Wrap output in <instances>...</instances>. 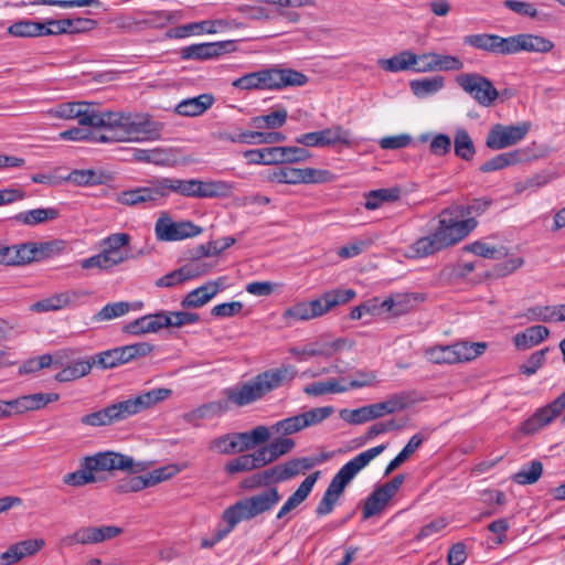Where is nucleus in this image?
I'll list each match as a JSON object with an SVG mask.
<instances>
[{
	"mask_svg": "<svg viewBox=\"0 0 565 565\" xmlns=\"http://www.w3.org/2000/svg\"><path fill=\"white\" fill-rule=\"evenodd\" d=\"M296 367L284 364L258 373L253 379L223 391L225 399L203 404L184 415L186 422L207 419L226 413L231 405L244 407L264 398L296 376Z\"/></svg>",
	"mask_w": 565,
	"mask_h": 565,
	"instance_id": "obj_1",
	"label": "nucleus"
},
{
	"mask_svg": "<svg viewBox=\"0 0 565 565\" xmlns=\"http://www.w3.org/2000/svg\"><path fill=\"white\" fill-rule=\"evenodd\" d=\"M100 135L94 137L100 142L145 141L160 137L162 124L147 115H131L104 110Z\"/></svg>",
	"mask_w": 565,
	"mask_h": 565,
	"instance_id": "obj_2",
	"label": "nucleus"
},
{
	"mask_svg": "<svg viewBox=\"0 0 565 565\" xmlns=\"http://www.w3.org/2000/svg\"><path fill=\"white\" fill-rule=\"evenodd\" d=\"M147 469V462L136 461L130 456L116 451H100L84 457L79 462V469L63 476V483L78 488L96 482V472L120 470L137 473Z\"/></svg>",
	"mask_w": 565,
	"mask_h": 565,
	"instance_id": "obj_3",
	"label": "nucleus"
},
{
	"mask_svg": "<svg viewBox=\"0 0 565 565\" xmlns=\"http://www.w3.org/2000/svg\"><path fill=\"white\" fill-rule=\"evenodd\" d=\"M171 394L170 388H153L134 398L114 403L103 409L84 415L81 423L93 427L108 426L159 404L169 398Z\"/></svg>",
	"mask_w": 565,
	"mask_h": 565,
	"instance_id": "obj_4",
	"label": "nucleus"
},
{
	"mask_svg": "<svg viewBox=\"0 0 565 565\" xmlns=\"http://www.w3.org/2000/svg\"><path fill=\"white\" fill-rule=\"evenodd\" d=\"M385 450V445H379L360 452L334 475L327 490L324 491L320 502L317 505L316 513L318 516L330 514L348 484L355 476L365 468L374 458Z\"/></svg>",
	"mask_w": 565,
	"mask_h": 565,
	"instance_id": "obj_5",
	"label": "nucleus"
},
{
	"mask_svg": "<svg viewBox=\"0 0 565 565\" xmlns=\"http://www.w3.org/2000/svg\"><path fill=\"white\" fill-rule=\"evenodd\" d=\"M161 200L171 193L188 198H217L230 194L233 185L226 181L181 180L175 178H157Z\"/></svg>",
	"mask_w": 565,
	"mask_h": 565,
	"instance_id": "obj_6",
	"label": "nucleus"
},
{
	"mask_svg": "<svg viewBox=\"0 0 565 565\" xmlns=\"http://www.w3.org/2000/svg\"><path fill=\"white\" fill-rule=\"evenodd\" d=\"M280 499L277 488H270L230 505L223 512V520L228 525L226 532H231L242 521L254 519L270 511Z\"/></svg>",
	"mask_w": 565,
	"mask_h": 565,
	"instance_id": "obj_7",
	"label": "nucleus"
},
{
	"mask_svg": "<svg viewBox=\"0 0 565 565\" xmlns=\"http://www.w3.org/2000/svg\"><path fill=\"white\" fill-rule=\"evenodd\" d=\"M460 215L461 210L457 205H450L439 213L438 226L433 235L443 249L458 244L477 227L478 222L473 217L461 220Z\"/></svg>",
	"mask_w": 565,
	"mask_h": 565,
	"instance_id": "obj_8",
	"label": "nucleus"
},
{
	"mask_svg": "<svg viewBox=\"0 0 565 565\" xmlns=\"http://www.w3.org/2000/svg\"><path fill=\"white\" fill-rule=\"evenodd\" d=\"M46 116L64 120L77 119L82 126L99 128L104 122V110L87 102H66L46 110Z\"/></svg>",
	"mask_w": 565,
	"mask_h": 565,
	"instance_id": "obj_9",
	"label": "nucleus"
},
{
	"mask_svg": "<svg viewBox=\"0 0 565 565\" xmlns=\"http://www.w3.org/2000/svg\"><path fill=\"white\" fill-rule=\"evenodd\" d=\"M456 83L482 107H491L499 97L492 82L479 73H461Z\"/></svg>",
	"mask_w": 565,
	"mask_h": 565,
	"instance_id": "obj_10",
	"label": "nucleus"
},
{
	"mask_svg": "<svg viewBox=\"0 0 565 565\" xmlns=\"http://www.w3.org/2000/svg\"><path fill=\"white\" fill-rule=\"evenodd\" d=\"M156 237L162 242H174L200 235L202 228L191 221L174 222L167 212H162L154 224Z\"/></svg>",
	"mask_w": 565,
	"mask_h": 565,
	"instance_id": "obj_11",
	"label": "nucleus"
},
{
	"mask_svg": "<svg viewBox=\"0 0 565 565\" xmlns=\"http://www.w3.org/2000/svg\"><path fill=\"white\" fill-rule=\"evenodd\" d=\"M152 349L153 347L147 342L128 344L98 353L95 355V362L102 369H113L135 359L146 356Z\"/></svg>",
	"mask_w": 565,
	"mask_h": 565,
	"instance_id": "obj_12",
	"label": "nucleus"
},
{
	"mask_svg": "<svg viewBox=\"0 0 565 565\" xmlns=\"http://www.w3.org/2000/svg\"><path fill=\"white\" fill-rule=\"evenodd\" d=\"M531 124L521 121L516 125L495 124L488 132L486 146L491 150L512 147L523 140L530 131Z\"/></svg>",
	"mask_w": 565,
	"mask_h": 565,
	"instance_id": "obj_13",
	"label": "nucleus"
},
{
	"mask_svg": "<svg viewBox=\"0 0 565 565\" xmlns=\"http://www.w3.org/2000/svg\"><path fill=\"white\" fill-rule=\"evenodd\" d=\"M263 90H280L286 87L305 86L309 78L306 74L287 67L260 70Z\"/></svg>",
	"mask_w": 565,
	"mask_h": 565,
	"instance_id": "obj_14",
	"label": "nucleus"
},
{
	"mask_svg": "<svg viewBox=\"0 0 565 565\" xmlns=\"http://www.w3.org/2000/svg\"><path fill=\"white\" fill-rule=\"evenodd\" d=\"M331 180V173L328 170L313 168L298 169L292 167H281L274 171L271 181L287 184L299 183H323Z\"/></svg>",
	"mask_w": 565,
	"mask_h": 565,
	"instance_id": "obj_15",
	"label": "nucleus"
},
{
	"mask_svg": "<svg viewBox=\"0 0 565 565\" xmlns=\"http://www.w3.org/2000/svg\"><path fill=\"white\" fill-rule=\"evenodd\" d=\"M122 527L116 525L83 526L64 537L63 542L67 546L76 544H98L104 541L113 540L122 534Z\"/></svg>",
	"mask_w": 565,
	"mask_h": 565,
	"instance_id": "obj_16",
	"label": "nucleus"
},
{
	"mask_svg": "<svg viewBox=\"0 0 565 565\" xmlns=\"http://www.w3.org/2000/svg\"><path fill=\"white\" fill-rule=\"evenodd\" d=\"M296 141L306 147H329L337 143L348 145L350 142V132L339 125L329 128L302 134Z\"/></svg>",
	"mask_w": 565,
	"mask_h": 565,
	"instance_id": "obj_17",
	"label": "nucleus"
},
{
	"mask_svg": "<svg viewBox=\"0 0 565 565\" xmlns=\"http://www.w3.org/2000/svg\"><path fill=\"white\" fill-rule=\"evenodd\" d=\"M565 408V392L551 404L537 409L523 425L526 434H534L553 422Z\"/></svg>",
	"mask_w": 565,
	"mask_h": 565,
	"instance_id": "obj_18",
	"label": "nucleus"
},
{
	"mask_svg": "<svg viewBox=\"0 0 565 565\" xmlns=\"http://www.w3.org/2000/svg\"><path fill=\"white\" fill-rule=\"evenodd\" d=\"M117 202L122 205L135 206L143 203H156L161 200L158 179L148 182L146 186H138L121 191L117 194Z\"/></svg>",
	"mask_w": 565,
	"mask_h": 565,
	"instance_id": "obj_19",
	"label": "nucleus"
},
{
	"mask_svg": "<svg viewBox=\"0 0 565 565\" xmlns=\"http://www.w3.org/2000/svg\"><path fill=\"white\" fill-rule=\"evenodd\" d=\"M554 43L540 35L518 34L509 36L508 54H514L520 51L547 53L552 51Z\"/></svg>",
	"mask_w": 565,
	"mask_h": 565,
	"instance_id": "obj_20",
	"label": "nucleus"
},
{
	"mask_svg": "<svg viewBox=\"0 0 565 565\" xmlns=\"http://www.w3.org/2000/svg\"><path fill=\"white\" fill-rule=\"evenodd\" d=\"M81 292L75 290L57 292L32 303L30 310L38 313L63 310L75 307Z\"/></svg>",
	"mask_w": 565,
	"mask_h": 565,
	"instance_id": "obj_21",
	"label": "nucleus"
},
{
	"mask_svg": "<svg viewBox=\"0 0 565 565\" xmlns=\"http://www.w3.org/2000/svg\"><path fill=\"white\" fill-rule=\"evenodd\" d=\"M45 546L43 539H30L12 544L0 554V565H13L26 556H33Z\"/></svg>",
	"mask_w": 565,
	"mask_h": 565,
	"instance_id": "obj_22",
	"label": "nucleus"
},
{
	"mask_svg": "<svg viewBox=\"0 0 565 565\" xmlns=\"http://www.w3.org/2000/svg\"><path fill=\"white\" fill-rule=\"evenodd\" d=\"M423 294L417 292H397L382 301L384 313H391L393 317H399L408 313L413 308L424 301Z\"/></svg>",
	"mask_w": 565,
	"mask_h": 565,
	"instance_id": "obj_23",
	"label": "nucleus"
},
{
	"mask_svg": "<svg viewBox=\"0 0 565 565\" xmlns=\"http://www.w3.org/2000/svg\"><path fill=\"white\" fill-rule=\"evenodd\" d=\"M130 257L129 250H109L102 248L100 253L83 259L81 267L83 269L99 268L108 270L127 262Z\"/></svg>",
	"mask_w": 565,
	"mask_h": 565,
	"instance_id": "obj_24",
	"label": "nucleus"
},
{
	"mask_svg": "<svg viewBox=\"0 0 565 565\" xmlns=\"http://www.w3.org/2000/svg\"><path fill=\"white\" fill-rule=\"evenodd\" d=\"M463 44L495 54L508 55L509 38L495 34H470L463 38Z\"/></svg>",
	"mask_w": 565,
	"mask_h": 565,
	"instance_id": "obj_25",
	"label": "nucleus"
},
{
	"mask_svg": "<svg viewBox=\"0 0 565 565\" xmlns=\"http://www.w3.org/2000/svg\"><path fill=\"white\" fill-rule=\"evenodd\" d=\"M321 316H323V310L319 298L297 302L282 312V319L288 326L296 321H308Z\"/></svg>",
	"mask_w": 565,
	"mask_h": 565,
	"instance_id": "obj_26",
	"label": "nucleus"
},
{
	"mask_svg": "<svg viewBox=\"0 0 565 565\" xmlns=\"http://www.w3.org/2000/svg\"><path fill=\"white\" fill-rule=\"evenodd\" d=\"M96 25L97 22L95 20L86 18L47 20L46 34L57 35L63 33L85 32L93 30Z\"/></svg>",
	"mask_w": 565,
	"mask_h": 565,
	"instance_id": "obj_27",
	"label": "nucleus"
},
{
	"mask_svg": "<svg viewBox=\"0 0 565 565\" xmlns=\"http://www.w3.org/2000/svg\"><path fill=\"white\" fill-rule=\"evenodd\" d=\"M319 476L320 471H316L306 477V479L300 483L297 490L287 499V501L278 511L276 515L278 520L285 518L289 512L298 508L308 498Z\"/></svg>",
	"mask_w": 565,
	"mask_h": 565,
	"instance_id": "obj_28",
	"label": "nucleus"
},
{
	"mask_svg": "<svg viewBox=\"0 0 565 565\" xmlns=\"http://www.w3.org/2000/svg\"><path fill=\"white\" fill-rule=\"evenodd\" d=\"M529 159V151L525 149H515L513 151L500 153L486 161L480 171L483 173L498 171L507 167H511Z\"/></svg>",
	"mask_w": 565,
	"mask_h": 565,
	"instance_id": "obj_29",
	"label": "nucleus"
},
{
	"mask_svg": "<svg viewBox=\"0 0 565 565\" xmlns=\"http://www.w3.org/2000/svg\"><path fill=\"white\" fill-rule=\"evenodd\" d=\"M341 345L342 341L335 340L332 342L308 344L302 348H290L289 352L299 360H306L308 356L331 358L339 351Z\"/></svg>",
	"mask_w": 565,
	"mask_h": 565,
	"instance_id": "obj_30",
	"label": "nucleus"
},
{
	"mask_svg": "<svg viewBox=\"0 0 565 565\" xmlns=\"http://www.w3.org/2000/svg\"><path fill=\"white\" fill-rule=\"evenodd\" d=\"M214 100L215 98L212 94H201L196 97L181 100L175 106V111L177 114L186 117L200 116L212 107Z\"/></svg>",
	"mask_w": 565,
	"mask_h": 565,
	"instance_id": "obj_31",
	"label": "nucleus"
},
{
	"mask_svg": "<svg viewBox=\"0 0 565 565\" xmlns=\"http://www.w3.org/2000/svg\"><path fill=\"white\" fill-rule=\"evenodd\" d=\"M224 50V42L192 44L181 50V57L183 60H209L221 55Z\"/></svg>",
	"mask_w": 565,
	"mask_h": 565,
	"instance_id": "obj_32",
	"label": "nucleus"
},
{
	"mask_svg": "<svg viewBox=\"0 0 565 565\" xmlns=\"http://www.w3.org/2000/svg\"><path fill=\"white\" fill-rule=\"evenodd\" d=\"M550 335V330L541 324L526 328L523 332L513 337V343L518 350L524 351L539 345Z\"/></svg>",
	"mask_w": 565,
	"mask_h": 565,
	"instance_id": "obj_33",
	"label": "nucleus"
},
{
	"mask_svg": "<svg viewBox=\"0 0 565 565\" xmlns=\"http://www.w3.org/2000/svg\"><path fill=\"white\" fill-rule=\"evenodd\" d=\"M218 292V285L209 281L190 291L181 301L183 308H200L207 303Z\"/></svg>",
	"mask_w": 565,
	"mask_h": 565,
	"instance_id": "obj_34",
	"label": "nucleus"
},
{
	"mask_svg": "<svg viewBox=\"0 0 565 565\" xmlns=\"http://www.w3.org/2000/svg\"><path fill=\"white\" fill-rule=\"evenodd\" d=\"M415 53L412 51L405 50L399 52L398 54H395L394 56L390 58H380L377 61V65L391 73H398L403 71H413L414 72V65H415Z\"/></svg>",
	"mask_w": 565,
	"mask_h": 565,
	"instance_id": "obj_35",
	"label": "nucleus"
},
{
	"mask_svg": "<svg viewBox=\"0 0 565 565\" xmlns=\"http://www.w3.org/2000/svg\"><path fill=\"white\" fill-rule=\"evenodd\" d=\"M379 403L365 405L356 409H341L340 417L352 425H360L382 417Z\"/></svg>",
	"mask_w": 565,
	"mask_h": 565,
	"instance_id": "obj_36",
	"label": "nucleus"
},
{
	"mask_svg": "<svg viewBox=\"0 0 565 565\" xmlns=\"http://www.w3.org/2000/svg\"><path fill=\"white\" fill-rule=\"evenodd\" d=\"M401 193L402 191L397 186L372 190L365 194L364 207L369 211L377 210L384 203L399 200Z\"/></svg>",
	"mask_w": 565,
	"mask_h": 565,
	"instance_id": "obj_37",
	"label": "nucleus"
},
{
	"mask_svg": "<svg viewBox=\"0 0 565 565\" xmlns=\"http://www.w3.org/2000/svg\"><path fill=\"white\" fill-rule=\"evenodd\" d=\"M444 85L445 81L443 76L424 77L409 82L411 90L417 98L433 96L441 90Z\"/></svg>",
	"mask_w": 565,
	"mask_h": 565,
	"instance_id": "obj_38",
	"label": "nucleus"
},
{
	"mask_svg": "<svg viewBox=\"0 0 565 565\" xmlns=\"http://www.w3.org/2000/svg\"><path fill=\"white\" fill-rule=\"evenodd\" d=\"M46 31V22L42 23L31 20H20L8 28V33L15 38L44 36L47 35Z\"/></svg>",
	"mask_w": 565,
	"mask_h": 565,
	"instance_id": "obj_39",
	"label": "nucleus"
},
{
	"mask_svg": "<svg viewBox=\"0 0 565 565\" xmlns=\"http://www.w3.org/2000/svg\"><path fill=\"white\" fill-rule=\"evenodd\" d=\"M441 249L443 248L439 246L431 233L430 235L419 237L412 245H409L405 256L413 259L424 258Z\"/></svg>",
	"mask_w": 565,
	"mask_h": 565,
	"instance_id": "obj_40",
	"label": "nucleus"
},
{
	"mask_svg": "<svg viewBox=\"0 0 565 565\" xmlns=\"http://www.w3.org/2000/svg\"><path fill=\"white\" fill-rule=\"evenodd\" d=\"M60 213L54 207H41L20 212L14 216V220L24 225H38L47 221H53L58 217Z\"/></svg>",
	"mask_w": 565,
	"mask_h": 565,
	"instance_id": "obj_41",
	"label": "nucleus"
},
{
	"mask_svg": "<svg viewBox=\"0 0 565 565\" xmlns=\"http://www.w3.org/2000/svg\"><path fill=\"white\" fill-rule=\"evenodd\" d=\"M288 118V111L286 108L280 107L267 115H260L250 119V126L255 129H277L282 127Z\"/></svg>",
	"mask_w": 565,
	"mask_h": 565,
	"instance_id": "obj_42",
	"label": "nucleus"
},
{
	"mask_svg": "<svg viewBox=\"0 0 565 565\" xmlns=\"http://www.w3.org/2000/svg\"><path fill=\"white\" fill-rule=\"evenodd\" d=\"M356 292L353 289H332L323 292L319 297L323 315L332 310L334 307L350 302Z\"/></svg>",
	"mask_w": 565,
	"mask_h": 565,
	"instance_id": "obj_43",
	"label": "nucleus"
},
{
	"mask_svg": "<svg viewBox=\"0 0 565 565\" xmlns=\"http://www.w3.org/2000/svg\"><path fill=\"white\" fill-rule=\"evenodd\" d=\"M60 395L56 393H35L30 395L20 396L19 406L21 413L38 411L44 408L47 404L56 402Z\"/></svg>",
	"mask_w": 565,
	"mask_h": 565,
	"instance_id": "obj_44",
	"label": "nucleus"
},
{
	"mask_svg": "<svg viewBox=\"0 0 565 565\" xmlns=\"http://www.w3.org/2000/svg\"><path fill=\"white\" fill-rule=\"evenodd\" d=\"M455 154L465 160L471 161L476 154V148L473 141L463 128L457 129L454 138Z\"/></svg>",
	"mask_w": 565,
	"mask_h": 565,
	"instance_id": "obj_45",
	"label": "nucleus"
},
{
	"mask_svg": "<svg viewBox=\"0 0 565 565\" xmlns=\"http://www.w3.org/2000/svg\"><path fill=\"white\" fill-rule=\"evenodd\" d=\"M423 437L415 434L411 437L406 446L392 459L385 468L384 476L391 475L395 469L403 465L423 444Z\"/></svg>",
	"mask_w": 565,
	"mask_h": 565,
	"instance_id": "obj_46",
	"label": "nucleus"
},
{
	"mask_svg": "<svg viewBox=\"0 0 565 565\" xmlns=\"http://www.w3.org/2000/svg\"><path fill=\"white\" fill-rule=\"evenodd\" d=\"M15 246V258L14 263L17 265H24L28 263H31L38 258L40 254H43L49 244H40L36 243H24Z\"/></svg>",
	"mask_w": 565,
	"mask_h": 565,
	"instance_id": "obj_47",
	"label": "nucleus"
},
{
	"mask_svg": "<svg viewBox=\"0 0 565 565\" xmlns=\"http://www.w3.org/2000/svg\"><path fill=\"white\" fill-rule=\"evenodd\" d=\"M347 391H348V387L344 386L340 381L334 380V379L310 383L303 387V392L310 396H321V395H326V394L343 393Z\"/></svg>",
	"mask_w": 565,
	"mask_h": 565,
	"instance_id": "obj_48",
	"label": "nucleus"
},
{
	"mask_svg": "<svg viewBox=\"0 0 565 565\" xmlns=\"http://www.w3.org/2000/svg\"><path fill=\"white\" fill-rule=\"evenodd\" d=\"M392 498L381 488H376L365 500L363 507V519H369L382 512Z\"/></svg>",
	"mask_w": 565,
	"mask_h": 565,
	"instance_id": "obj_49",
	"label": "nucleus"
},
{
	"mask_svg": "<svg viewBox=\"0 0 565 565\" xmlns=\"http://www.w3.org/2000/svg\"><path fill=\"white\" fill-rule=\"evenodd\" d=\"M130 310V303L127 301H117L107 303L98 312H96L92 320L94 322L110 321L128 313Z\"/></svg>",
	"mask_w": 565,
	"mask_h": 565,
	"instance_id": "obj_50",
	"label": "nucleus"
},
{
	"mask_svg": "<svg viewBox=\"0 0 565 565\" xmlns=\"http://www.w3.org/2000/svg\"><path fill=\"white\" fill-rule=\"evenodd\" d=\"M457 363L475 360L486 351L483 342H458L454 344Z\"/></svg>",
	"mask_w": 565,
	"mask_h": 565,
	"instance_id": "obj_51",
	"label": "nucleus"
},
{
	"mask_svg": "<svg viewBox=\"0 0 565 565\" xmlns=\"http://www.w3.org/2000/svg\"><path fill=\"white\" fill-rule=\"evenodd\" d=\"M452 205H457L461 210V220L468 217H473L476 220V217L481 216L489 210L492 205V200L488 198H479L469 201L466 205L459 203H454Z\"/></svg>",
	"mask_w": 565,
	"mask_h": 565,
	"instance_id": "obj_52",
	"label": "nucleus"
},
{
	"mask_svg": "<svg viewBox=\"0 0 565 565\" xmlns=\"http://www.w3.org/2000/svg\"><path fill=\"white\" fill-rule=\"evenodd\" d=\"M556 306H533L527 308L519 318H525L529 321L555 322Z\"/></svg>",
	"mask_w": 565,
	"mask_h": 565,
	"instance_id": "obj_53",
	"label": "nucleus"
},
{
	"mask_svg": "<svg viewBox=\"0 0 565 565\" xmlns=\"http://www.w3.org/2000/svg\"><path fill=\"white\" fill-rule=\"evenodd\" d=\"M205 257L206 256H199L195 249L193 254V259L183 265V269L185 271L188 280L198 278L200 276H204L212 270L213 264L205 260Z\"/></svg>",
	"mask_w": 565,
	"mask_h": 565,
	"instance_id": "obj_54",
	"label": "nucleus"
},
{
	"mask_svg": "<svg viewBox=\"0 0 565 565\" xmlns=\"http://www.w3.org/2000/svg\"><path fill=\"white\" fill-rule=\"evenodd\" d=\"M543 465L539 460H532L527 467H523L513 476V481L519 484H533L542 476Z\"/></svg>",
	"mask_w": 565,
	"mask_h": 565,
	"instance_id": "obj_55",
	"label": "nucleus"
},
{
	"mask_svg": "<svg viewBox=\"0 0 565 565\" xmlns=\"http://www.w3.org/2000/svg\"><path fill=\"white\" fill-rule=\"evenodd\" d=\"M426 356L429 361L436 364L443 363H457L456 350L454 344L451 345H437L426 350Z\"/></svg>",
	"mask_w": 565,
	"mask_h": 565,
	"instance_id": "obj_56",
	"label": "nucleus"
},
{
	"mask_svg": "<svg viewBox=\"0 0 565 565\" xmlns=\"http://www.w3.org/2000/svg\"><path fill=\"white\" fill-rule=\"evenodd\" d=\"M235 238L234 237H231V236H227V237H222L220 239H215V241H211L206 244H202L200 246H198L195 249H196V254L199 256H206V257H210V256H217L220 255L223 250L230 248L232 245L235 244Z\"/></svg>",
	"mask_w": 565,
	"mask_h": 565,
	"instance_id": "obj_57",
	"label": "nucleus"
},
{
	"mask_svg": "<svg viewBox=\"0 0 565 565\" xmlns=\"http://www.w3.org/2000/svg\"><path fill=\"white\" fill-rule=\"evenodd\" d=\"M235 433H228L211 440L209 449L221 455H234L237 452Z\"/></svg>",
	"mask_w": 565,
	"mask_h": 565,
	"instance_id": "obj_58",
	"label": "nucleus"
},
{
	"mask_svg": "<svg viewBox=\"0 0 565 565\" xmlns=\"http://www.w3.org/2000/svg\"><path fill=\"white\" fill-rule=\"evenodd\" d=\"M141 28L146 29H161L169 24L171 14L168 11H149L142 13Z\"/></svg>",
	"mask_w": 565,
	"mask_h": 565,
	"instance_id": "obj_59",
	"label": "nucleus"
},
{
	"mask_svg": "<svg viewBox=\"0 0 565 565\" xmlns=\"http://www.w3.org/2000/svg\"><path fill=\"white\" fill-rule=\"evenodd\" d=\"M465 249L467 252H470L472 254H476L483 258H491V259H499L502 256L505 255L504 248H497L494 246H491L489 244H486L480 241H476L469 245L465 246Z\"/></svg>",
	"mask_w": 565,
	"mask_h": 565,
	"instance_id": "obj_60",
	"label": "nucleus"
},
{
	"mask_svg": "<svg viewBox=\"0 0 565 565\" xmlns=\"http://www.w3.org/2000/svg\"><path fill=\"white\" fill-rule=\"evenodd\" d=\"M365 315L370 316H382L384 315V310L382 308V301L377 298L367 300L351 310L350 318L352 320H360Z\"/></svg>",
	"mask_w": 565,
	"mask_h": 565,
	"instance_id": "obj_61",
	"label": "nucleus"
},
{
	"mask_svg": "<svg viewBox=\"0 0 565 565\" xmlns=\"http://www.w3.org/2000/svg\"><path fill=\"white\" fill-rule=\"evenodd\" d=\"M303 429L302 422L300 415L287 417L275 423L271 426V431L278 435L288 436L296 434Z\"/></svg>",
	"mask_w": 565,
	"mask_h": 565,
	"instance_id": "obj_62",
	"label": "nucleus"
},
{
	"mask_svg": "<svg viewBox=\"0 0 565 565\" xmlns=\"http://www.w3.org/2000/svg\"><path fill=\"white\" fill-rule=\"evenodd\" d=\"M132 160L137 162H147L153 164H163L167 160V154L161 149H134Z\"/></svg>",
	"mask_w": 565,
	"mask_h": 565,
	"instance_id": "obj_63",
	"label": "nucleus"
},
{
	"mask_svg": "<svg viewBox=\"0 0 565 565\" xmlns=\"http://www.w3.org/2000/svg\"><path fill=\"white\" fill-rule=\"evenodd\" d=\"M148 488L145 476L126 477L118 481L116 484L117 493L138 492Z\"/></svg>",
	"mask_w": 565,
	"mask_h": 565,
	"instance_id": "obj_64",
	"label": "nucleus"
}]
</instances>
